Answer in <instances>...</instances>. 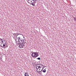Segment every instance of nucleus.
<instances>
[{"instance_id":"obj_29","label":"nucleus","mask_w":76,"mask_h":76,"mask_svg":"<svg viewBox=\"0 0 76 76\" xmlns=\"http://www.w3.org/2000/svg\"><path fill=\"white\" fill-rule=\"evenodd\" d=\"M37 69H38V67L37 68Z\"/></svg>"},{"instance_id":"obj_18","label":"nucleus","mask_w":76,"mask_h":76,"mask_svg":"<svg viewBox=\"0 0 76 76\" xmlns=\"http://www.w3.org/2000/svg\"><path fill=\"white\" fill-rule=\"evenodd\" d=\"M34 2V3H36V2H35V1Z\"/></svg>"},{"instance_id":"obj_24","label":"nucleus","mask_w":76,"mask_h":76,"mask_svg":"<svg viewBox=\"0 0 76 76\" xmlns=\"http://www.w3.org/2000/svg\"><path fill=\"white\" fill-rule=\"evenodd\" d=\"M28 3H29V1H28Z\"/></svg>"},{"instance_id":"obj_1","label":"nucleus","mask_w":76,"mask_h":76,"mask_svg":"<svg viewBox=\"0 0 76 76\" xmlns=\"http://www.w3.org/2000/svg\"><path fill=\"white\" fill-rule=\"evenodd\" d=\"M32 54H31V56L33 57H34V58H36L37 57L39 56V55L38 53L37 52H32Z\"/></svg>"},{"instance_id":"obj_11","label":"nucleus","mask_w":76,"mask_h":76,"mask_svg":"<svg viewBox=\"0 0 76 76\" xmlns=\"http://www.w3.org/2000/svg\"><path fill=\"white\" fill-rule=\"evenodd\" d=\"M21 42H22V43L23 44L24 43V39H23V41H22Z\"/></svg>"},{"instance_id":"obj_3","label":"nucleus","mask_w":76,"mask_h":76,"mask_svg":"<svg viewBox=\"0 0 76 76\" xmlns=\"http://www.w3.org/2000/svg\"><path fill=\"white\" fill-rule=\"evenodd\" d=\"M18 42H22V41H23V39H22V38H20V37H19L18 38Z\"/></svg>"},{"instance_id":"obj_28","label":"nucleus","mask_w":76,"mask_h":76,"mask_svg":"<svg viewBox=\"0 0 76 76\" xmlns=\"http://www.w3.org/2000/svg\"><path fill=\"white\" fill-rule=\"evenodd\" d=\"M14 39H15V38H14Z\"/></svg>"},{"instance_id":"obj_20","label":"nucleus","mask_w":76,"mask_h":76,"mask_svg":"<svg viewBox=\"0 0 76 76\" xmlns=\"http://www.w3.org/2000/svg\"><path fill=\"white\" fill-rule=\"evenodd\" d=\"M42 71H39V72H41Z\"/></svg>"},{"instance_id":"obj_5","label":"nucleus","mask_w":76,"mask_h":76,"mask_svg":"<svg viewBox=\"0 0 76 76\" xmlns=\"http://www.w3.org/2000/svg\"><path fill=\"white\" fill-rule=\"evenodd\" d=\"M25 76H29V74H28V73L26 72L24 74Z\"/></svg>"},{"instance_id":"obj_23","label":"nucleus","mask_w":76,"mask_h":76,"mask_svg":"<svg viewBox=\"0 0 76 76\" xmlns=\"http://www.w3.org/2000/svg\"><path fill=\"white\" fill-rule=\"evenodd\" d=\"M31 3H32V1H31Z\"/></svg>"},{"instance_id":"obj_19","label":"nucleus","mask_w":76,"mask_h":76,"mask_svg":"<svg viewBox=\"0 0 76 76\" xmlns=\"http://www.w3.org/2000/svg\"><path fill=\"white\" fill-rule=\"evenodd\" d=\"M25 43H26V42H25L24 44H25Z\"/></svg>"},{"instance_id":"obj_6","label":"nucleus","mask_w":76,"mask_h":76,"mask_svg":"<svg viewBox=\"0 0 76 76\" xmlns=\"http://www.w3.org/2000/svg\"><path fill=\"white\" fill-rule=\"evenodd\" d=\"M6 41L5 42L3 43V45L2 46V47H5L6 45Z\"/></svg>"},{"instance_id":"obj_32","label":"nucleus","mask_w":76,"mask_h":76,"mask_svg":"<svg viewBox=\"0 0 76 76\" xmlns=\"http://www.w3.org/2000/svg\"><path fill=\"white\" fill-rule=\"evenodd\" d=\"M36 0H35V1H36Z\"/></svg>"},{"instance_id":"obj_30","label":"nucleus","mask_w":76,"mask_h":76,"mask_svg":"<svg viewBox=\"0 0 76 76\" xmlns=\"http://www.w3.org/2000/svg\"><path fill=\"white\" fill-rule=\"evenodd\" d=\"M40 66H41V64L40 65Z\"/></svg>"},{"instance_id":"obj_13","label":"nucleus","mask_w":76,"mask_h":76,"mask_svg":"<svg viewBox=\"0 0 76 76\" xmlns=\"http://www.w3.org/2000/svg\"><path fill=\"white\" fill-rule=\"evenodd\" d=\"M74 20H75V21H76V18H74Z\"/></svg>"},{"instance_id":"obj_31","label":"nucleus","mask_w":76,"mask_h":76,"mask_svg":"<svg viewBox=\"0 0 76 76\" xmlns=\"http://www.w3.org/2000/svg\"><path fill=\"white\" fill-rule=\"evenodd\" d=\"M0 41H1V40H0Z\"/></svg>"},{"instance_id":"obj_14","label":"nucleus","mask_w":76,"mask_h":76,"mask_svg":"<svg viewBox=\"0 0 76 76\" xmlns=\"http://www.w3.org/2000/svg\"><path fill=\"white\" fill-rule=\"evenodd\" d=\"M2 39H2L1 38H0V41L1 40V41H2Z\"/></svg>"},{"instance_id":"obj_2","label":"nucleus","mask_w":76,"mask_h":76,"mask_svg":"<svg viewBox=\"0 0 76 76\" xmlns=\"http://www.w3.org/2000/svg\"><path fill=\"white\" fill-rule=\"evenodd\" d=\"M19 44H20L19 45V47L20 48H23V46H24V45H23V43H21V42L19 43Z\"/></svg>"},{"instance_id":"obj_10","label":"nucleus","mask_w":76,"mask_h":76,"mask_svg":"<svg viewBox=\"0 0 76 76\" xmlns=\"http://www.w3.org/2000/svg\"><path fill=\"white\" fill-rule=\"evenodd\" d=\"M37 60H41V58H37Z\"/></svg>"},{"instance_id":"obj_16","label":"nucleus","mask_w":76,"mask_h":76,"mask_svg":"<svg viewBox=\"0 0 76 76\" xmlns=\"http://www.w3.org/2000/svg\"><path fill=\"white\" fill-rule=\"evenodd\" d=\"M32 1L33 2H34V0H33Z\"/></svg>"},{"instance_id":"obj_25","label":"nucleus","mask_w":76,"mask_h":76,"mask_svg":"<svg viewBox=\"0 0 76 76\" xmlns=\"http://www.w3.org/2000/svg\"><path fill=\"white\" fill-rule=\"evenodd\" d=\"M2 41H3V39H2Z\"/></svg>"},{"instance_id":"obj_12","label":"nucleus","mask_w":76,"mask_h":76,"mask_svg":"<svg viewBox=\"0 0 76 76\" xmlns=\"http://www.w3.org/2000/svg\"><path fill=\"white\" fill-rule=\"evenodd\" d=\"M1 42H0V43H3L4 44V42H3V40H1Z\"/></svg>"},{"instance_id":"obj_15","label":"nucleus","mask_w":76,"mask_h":76,"mask_svg":"<svg viewBox=\"0 0 76 76\" xmlns=\"http://www.w3.org/2000/svg\"><path fill=\"white\" fill-rule=\"evenodd\" d=\"M38 67V66L37 67V66H36V69H37V67Z\"/></svg>"},{"instance_id":"obj_7","label":"nucleus","mask_w":76,"mask_h":76,"mask_svg":"<svg viewBox=\"0 0 76 76\" xmlns=\"http://www.w3.org/2000/svg\"><path fill=\"white\" fill-rule=\"evenodd\" d=\"M35 3L34 2H33L31 3V4L32 6H35Z\"/></svg>"},{"instance_id":"obj_26","label":"nucleus","mask_w":76,"mask_h":76,"mask_svg":"<svg viewBox=\"0 0 76 76\" xmlns=\"http://www.w3.org/2000/svg\"><path fill=\"white\" fill-rule=\"evenodd\" d=\"M37 72H38V70H37Z\"/></svg>"},{"instance_id":"obj_4","label":"nucleus","mask_w":76,"mask_h":76,"mask_svg":"<svg viewBox=\"0 0 76 76\" xmlns=\"http://www.w3.org/2000/svg\"><path fill=\"white\" fill-rule=\"evenodd\" d=\"M39 68H42V69H41V71H42V70H43V69H44V66H43V67H42V66H38V68H37V69L38 70V69H39Z\"/></svg>"},{"instance_id":"obj_21","label":"nucleus","mask_w":76,"mask_h":76,"mask_svg":"<svg viewBox=\"0 0 76 76\" xmlns=\"http://www.w3.org/2000/svg\"><path fill=\"white\" fill-rule=\"evenodd\" d=\"M41 66H43V65H41Z\"/></svg>"},{"instance_id":"obj_27","label":"nucleus","mask_w":76,"mask_h":76,"mask_svg":"<svg viewBox=\"0 0 76 76\" xmlns=\"http://www.w3.org/2000/svg\"><path fill=\"white\" fill-rule=\"evenodd\" d=\"M25 37H23V38H24Z\"/></svg>"},{"instance_id":"obj_17","label":"nucleus","mask_w":76,"mask_h":76,"mask_svg":"<svg viewBox=\"0 0 76 76\" xmlns=\"http://www.w3.org/2000/svg\"><path fill=\"white\" fill-rule=\"evenodd\" d=\"M5 39H4V41H5ZM6 42V41L5 42Z\"/></svg>"},{"instance_id":"obj_9","label":"nucleus","mask_w":76,"mask_h":76,"mask_svg":"<svg viewBox=\"0 0 76 76\" xmlns=\"http://www.w3.org/2000/svg\"><path fill=\"white\" fill-rule=\"evenodd\" d=\"M42 72H43V73H45V72H46V69H45L42 71Z\"/></svg>"},{"instance_id":"obj_22","label":"nucleus","mask_w":76,"mask_h":76,"mask_svg":"<svg viewBox=\"0 0 76 76\" xmlns=\"http://www.w3.org/2000/svg\"><path fill=\"white\" fill-rule=\"evenodd\" d=\"M41 69L40 68L39 69V70H41Z\"/></svg>"},{"instance_id":"obj_8","label":"nucleus","mask_w":76,"mask_h":76,"mask_svg":"<svg viewBox=\"0 0 76 76\" xmlns=\"http://www.w3.org/2000/svg\"><path fill=\"white\" fill-rule=\"evenodd\" d=\"M1 43V44L0 45V46L1 47H3V43Z\"/></svg>"}]
</instances>
